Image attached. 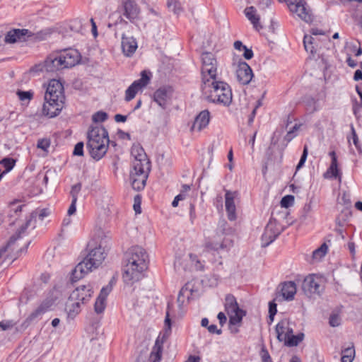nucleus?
<instances>
[{"label":"nucleus","instance_id":"obj_1","mask_svg":"<svg viewBox=\"0 0 362 362\" xmlns=\"http://www.w3.org/2000/svg\"><path fill=\"white\" fill-rule=\"evenodd\" d=\"M106 238L104 231L100 229L97 230L93 239L88 245V254L82 262L76 266L72 272L71 276L72 282L77 281L83 278L85 274L93 269H97L102 264L106 257L107 251Z\"/></svg>","mask_w":362,"mask_h":362},{"label":"nucleus","instance_id":"obj_2","mask_svg":"<svg viewBox=\"0 0 362 362\" xmlns=\"http://www.w3.org/2000/svg\"><path fill=\"white\" fill-rule=\"evenodd\" d=\"M148 255L141 247H131L126 253L125 264L123 269V281L126 284L132 285L141 280L148 264Z\"/></svg>","mask_w":362,"mask_h":362},{"label":"nucleus","instance_id":"obj_3","mask_svg":"<svg viewBox=\"0 0 362 362\" xmlns=\"http://www.w3.org/2000/svg\"><path fill=\"white\" fill-rule=\"evenodd\" d=\"M131 153L134 157L132 169L130 171L131 185L134 190L141 191L146 186L151 170V163L140 145H134Z\"/></svg>","mask_w":362,"mask_h":362},{"label":"nucleus","instance_id":"obj_4","mask_svg":"<svg viewBox=\"0 0 362 362\" xmlns=\"http://www.w3.org/2000/svg\"><path fill=\"white\" fill-rule=\"evenodd\" d=\"M202 90L205 98L211 103L228 106L233 98L230 86L218 78L202 83Z\"/></svg>","mask_w":362,"mask_h":362},{"label":"nucleus","instance_id":"obj_5","mask_svg":"<svg viewBox=\"0 0 362 362\" xmlns=\"http://www.w3.org/2000/svg\"><path fill=\"white\" fill-rule=\"evenodd\" d=\"M86 147L90 156L95 160L101 159L107 153L109 146L108 132L104 127H91L87 133Z\"/></svg>","mask_w":362,"mask_h":362},{"label":"nucleus","instance_id":"obj_6","mask_svg":"<svg viewBox=\"0 0 362 362\" xmlns=\"http://www.w3.org/2000/svg\"><path fill=\"white\" fill-rule=\"evenodd\" d=\"M93 294L92 286L83 285L74 289L66 303L65 310L69 318L74 319L81 310V305L86 303Z\"/></svg>","mask_w":362,"mask_h":362},{"label":"nucleus","instance_id":"obj_7","mask_svg":"<svg viewBox=\"0 0 362 362\" xmlns=\"http://www.w3.org/2000/svg\"><path fill=\"white\" fill-rule=\"evenodd\" d=\"M201 61L202 83L218 78V62L214 54L211 52H204L201 55Z\"/></svg>","mask_w":362,"mask_h":362},{"label":"nucleus","instance_id":"obj_8","mask_svg":"<svg viewBox=\"0 0 362 362\" xmlns=\"http://www.w3.org/2000/svg\"><path fill=\"white\" fill-rule=\"evenodd\" d=\"M225 310L229 316L230 325H236L240 323L245 315V312L239 308L235 298L231 294L226 296Z\"/></svg>","mask_w":362,"mask_h":362},{"label":"nucleus","instance_id":"obj_9","mask_svg":"<svg viewBox=\"0 0 362 362\" xmlns=\"http://www.w3.org/2000/svg\"><path fill=\"white\" fill-rule=\"evenodd\" d=\"M326 280L323 276L310 274L303 282V289L306 294L320 296L325 290Z\"/></svg>","mask_w":362,"mask_h":362},{"label":"nucleus","instance_id":"obj_10","mask_svg":"<svg viewBox=\"0 0 362 362\" xmlns=\"http://www.w3.org/2000/svg\"><path fill=\"white\" fill-rule=\"evenodd\" d=\"M151 73L146 70L141 72V78L134 81L125 91V100L130 101L136 96V93L146 87L150 82Z\"/></svg>","mask_w":362,"mask_h":362},{"label":"nucleus","instance_id":"obj_11","mask_svg":"<svg viewBox=\"0 0 362 362\" xmlns=\"http://www.w3.org/2000/svg\"><path fill=\"white\" fill-rule=\"evenodd\" d=\"M233 65L235 67V75L238 82L242 85L248 84L253 77L250 66L241 59L236 62L235 59Z\"/></svg>","mask_w":362,"mask_h":362},{"label":"nucleus","instance_id":"obj_12","mask_svg":"<svg viewBox=\"0 0 362 362\" xmlns=\"http://www.w3.org/2000/svg\"><path fill=\"white\" fill-rule=\"evenodd\" d=\"M64 99L62 83L56 79L50 80L45 94V100L64 101Z\"/></svg>","mask_w":362,"mask_h":362},{"label":"nucleus","instance_id":"obj_13","mask_svg":"<svg viewBox=\"0 0 362 362\" xmlns=\"http://www.w3.org/2000/svg\"><path fill=\"white\" fill-rule=\"evenodd\" d=\"M233 240L227 237L221 235L218 238L217 233L213 237L209 238L206 243L205 247L209 250L218 252L220 250H226L233 246Z\"/></svg>","mask_w":362,"mask_h":362},{"label":"nucleus","instance_id":"obj_14","mask_svg":"<svg viewBox=\"0 0 362 362\" xmlns=\"http://www.w3.org/2000/svg\"><path fill=\"white\" fill-rule=\"evenodd\" d=\"M63 63L58 54L49 56L42 64L36 65L34 69L36 71L56 72L64 69Z\"/></svg>","mask_w":362,"mask_h":362},{"label":"nucleus","instance_id":"obj_15","mask_svg":"<svg viewBox=\"0 0 362 362\" xmlns=\"http://www.w3.org/2000/svg\"><path fill=\"white\" fill-rule=\"evenodd\" d=\"M58 56L63 63L64 69L71 68L78 64L81 59L78 51L75 49L69 48L61 51Z\"/></svg>","mask_w":362,"mask_h":362},{"label":"nucleus","instance_id":"obj_16","mask_svg":"<svg viewBox=\"0 0 362 362\" xmlns=\"http://www.w3.org/2000/svg\"><path fill=\"white\" fill-rule=\"evenodd\" d=\"M281 229L275 219H270L267 224L264 233L262 235V244L263 247L268 246L280 234Z\"/></svg>","mask_w":362,"mask_h":362},{"label":"nucleus","instance_id":"obj_17","mask_svg":"<svg viewBox=\"0 0 362 362\" xmlns=\"http://www.w3.org/2000/svg\"><path fill=\"white\" fill-rule=\"evenodd\" d=\"M290 11L298 15L299 18L305 22L312 21L309 11L305 7L306 2L305 0H286Z\"/></svg>","mask_w":362,"mask_h":362},{"label":"nucleus","instance_id":"obj_18","mask_svg":"<svg viewBox=\"0 0 362 362\" xmlns=\"http://www.w3.org/2000/svg\"><path fill=\"white\" fill-rule=\"evenodd\" d=\"M225 206L228 219L234 221L237 218L235 200L238 199V192L236 191L225 190Z\"/></svg>","mask_w":362,"mask_h":362},{"label":"nucleus","instance_id":"obj_19","mask_svg":"<svg viewBox=\"0 0 362 362\" xmlns=\"http://www.w3.org/2000/svg\"><path fill=\"white\" fill-rule=\"evenodd\" d=\"M173 90L170 86H164L157 89L153 94L154 101L161 107L165 108L170 99Z\"/></svg>","mask_w":362,"mask_h":362},{"label":"nucleus","instance_id":"obj_20","mask_svg":"<svg viewBox=\"0 0 362 362\" xmlns=\"http://www.w3.org/2000/svg\"><path fill=\"white\" fill-rule=\"evenodd\" d=\"M64 101L45 100L42 107V115L49 117H56L63 108Z\"/></svg>","mask_w":362,"mask_h":362},{"label":"nucleus","instance_id":"obj_21","mask_svg":"<svg viewBox=\"0 0 362 362\" xmlns=\"http://www.w3.org/2000/svg\"><path fill=\"white\" fill-rule=\"evenodd\" d=\"M112 284L113 280H111L108 285L101 289L94 305L95 313L99 314L104 311L105 308L106 298L112 289Z\"/></svg>","mask_w":362,"mask_h":362},{"label":"nucleus","instance_id":"obj_22","mask_svg":"<svg viewBox=\"0 0 362 362\" xmlns=\"http://www.w3.org/2000/svg\"><path fill=\"white\" fill-rule=\"evenodd\" d=\"M122 6L124 9L123 15L130 21L138 18L140 9L137 4L134 0H123Z\"/></svg>","mask_w":362,"mask_h":362},{"label":"nucleus","instance_id":"obj_23","mask_svg":"<svg viewBox=\"0 0 362 362\" xmlns=\"http://www.w3.org/2000/svg\"><path fill=\"white\" fill-rule=\"evenodd\" d=\"M292 323L287 319L281 320L276 326L277 339L280 341H284L288 339V336L293 332Z\"/></svg>","mask_w":362,"mask_h":362},{"label":"nucleus","instance_id":"obj_24","mask_svg":"<svg viewBox=\"0 0 362 362\" xmlns=\"http://www.w3.org/2000/svg\"><path fill=\"white\" fill-rule=\"evenodd\" d=\"M210 118L211 116L209 111L207 110H202L196 117L194 122L191 127V130L201 132L208 126Z\"/></svg>","mask_w":362,"mask_h":362},{"label":"nucleus","instance_id":"obj_25","mask_svg":"<svg viewBox=\"0 0 362 362\" xmlns=\"http://www.w3.org/2000/svg\"><path fill=\"white\" fill-rule=\"evenodd\" d=\"M244 13L246 18L250 21L252 24L253 28L259 31L262 28V25H261L259 21L260 17L257 14V11L254 6H248L246 7L244 10Z\"/></svg>","mask_w":362,"mask_h":362},{"label":"nucleus","instance_id":"obj_26","mask_svg":"<svg viewBox=\"0 0 362 362\" xmlns=\"http://www.w3.org/2000/svg\"><path fill=\"white\" fill-rule=\"evenodd\" d=\"M282 297L286 300H292L296 293V284L293 281H286L281 285Z\"/></svg>","mask_w":362,"mask_h":362},{"label":"nucleus","instance_id":"obj_27","mask_svg":"<svg viewBox=\"0 0 362 362\" xmlns=\"http://www.w3.org/2000/svg\"><path fill=\"white\" fill-rule=\"evenodd\" d=\"M122 51L127 57H131L137 48L136 40L132 37L123 35L122 37Z\"/></svg>","mask_w":362,"mask_h":362},{"label":"nucleus","instance_id":"obj_28","mask_svg":"<svg viewBox=\"0 0 362 362\" xmlns=\"http://www.w3.org/2000/svg\"><path fill=\"white\" fill-rule=\"evenodd\" d=\"M28 33L26 29H15L8 32L5 36V42L14 43L21 40Z\"/></svg>","mask_w":362,"mask_h":362},{"label":"nucleus","instance_id":"obj_29","mask_svg":"<svg viewBox=\"0 0 362 362\" xmlns=\"http://www.w3.org/2000/svg\"><path fill=\"white\" fill-rule=\"evenodd\" d=\"M53 305V301L47 300L42 302L28 317L29 320H33L47 311Z\"/></svg>","mask_w":362,"mask_h":362},{"label":"nucleus","instance_id":"obj_30","mask_svg":"<svg viewBox=\"0 0 362 362\" xmlns=\"http://www.w3.org/2000/svg\"><path fill=\"white\" fill-rule=\"evenodd\" d=\"M303 44L306 52H309L312 54H314V53L316 52L318 47L316 37H314L312 35H305L303 38Z\"/></svg>","mask_w":362,"mask_h":362},{"label":"nucleus","instance_id":"obj_31","mask_svg":"<svg viewBox=\"0 0 362 362\" xmlns=\"http://www.w3.org/2000/svg\"><path fill=\"white\" fill-rule=\"evenodd\" d=\"M235 230L229 226L228 223L223 220L219 222L216 233H217L218 238H219L220 235L226 237V235L233 234Z\"/></svg>","mask_w":362,"mask_h":362},{"label":"nucleus","instance_id":"obj_32","mask_svg":"<svg viewBox=\"0 0 362 362\" xmlns=\"http://www.w3.org/2000/svg\"><path fill=\"white\" fill-rule=\"evenodd\" d=\"M324 177L327 179L339 178L341 181V173L338 169V163L331 162L330 166L324 174Z\"/></svg>","mask_w":362,"mask_h":362},{"label":"nucleus","instance_id":"obj_33","mask_svg":"<svg viewBox=\"0 0 362 362\" xmlns=\"http://www.w3.org/2000/svg\"><path fill=\"white\" fill-rule=\"evenodd\" d=\"M171 334V320L170 318L169 306L166 312L165 318L164 321V327L163 332L160 333L161 339L163 341L166 340Z\"/></svg>","mask_w":362,"mask_h":362},{"label":"nucleus","instance_id":"obj_34","mask_svg":"<svg viewBox=\"0 0 362 362\" xmlns=\"http://www.w3.org/2000/svg\"><path fill=\"white\" fill-rule=\"evenodd\" d=\"M303 333H300L298 334L297 335H294L292 333L288 336V339H284V342L285 345L288 346H298V344L303 340Z\"/></svg>","mask_w":362,"mask_h":362},{"label":"nucleus","instance_id":"obj_35","mask_svg":"<svg viewBox=\"0 0 362 362\" xmlns=\"http://www.w3.org/2000/svg\"><path fill=\"white\" fill-rule=\"evenodd\" d=\"M355 356V350L353 346L345 348L341 351V362H352Z\"/></svg>","mask_w":362,"mask_h":362},{"label":"nucleus","instance_id":"obj_36","mask_svg":"<svg viewBox=\"0 0 362 362\" xmlns=\"http://www.w3.org/2000/svg\"><path fill=\"white\" fill-rule=\"evenodd\" d=\"M327 252V245L323 243L319 248L316 249L313 252V258L315 260H320Z\"/></svg>","mask_w":362,"mask_h":362},{"label":"nucleus","instance_id":"obj_37","mask_svg":"<svg viewBox=\"0 0 362 362\" xmlns=\"http://www.w3.org/2000/svg\"><path fill=\"white\" fill-rule=\"evenodd\" d=\"M158 340L156 341V345L153 347V350L151 353L150 355V361L151 362H159L161 358V348L158 345Z\"/></svg>","mask_w":362,"mask_h":362},{"label":"nucleus","instance_id":"obj_38","mask_svg":"<svg viewBox=\"0 0 362 362\" xmlns=\"http://www.w3.org/2000/svg\"><path fill=\"white\" fill-rule=\"evenodd\" d=\"M15 161L9 158H5L0 160V165L5 168V170L2 173L3 175L9 172L14 166Z\"/></svg>","mask_w":362,"mask_h":362},{"label":"nucleus","instance_id":"obj_39","mask_svg":"<svg viewBox=\"0 0 362 362\" xmlns=\"http://www.w3.org/2000/svg\"><path fill=\"white\" fill-rule=\"evenodd\" d=\"M167 4L169 9L176 14L182 11L181 4L177 0H168Z\"/></svg>","mask_w":362,"mask_h":362},{"label":"nucleus","instance_id":"obj_40","mask_svg":"<svg viewBox=\"0 0 362 362\" xmlns=\"http://www.w3.org/2000/svg\"><path fill=\"white\" fill-rule=\"evenodd\" d=\"M18 98L21 101L28 100L30 101L33 97V92L31 90L23 91L18 90L16 93Z\"/></svg>","mask_w":362,"mask_h":362},{"label":"nucleus","instance_id":"obj_41","mask_svg":"<svg viewBox=\"0 0 362 362\" xmlns=\"http://www.w3.org/2000/svg\"><path fill=\"white\" fill-rule=\"evenodd\" d=\"M81 189V184L77 183L71 187L70 194L71 197V200L74 202H77L78 195Z\"/></svg>","mask_w":362,"mask_h":362},{"label":"nucleus","instance_id":"obj_42","mask_svg":"<svg viewBox=\"0 0 362 362\" xmlns=\"http://www.w3.org/2000/svg\"><path fill=\"white\" fill-rule=\"evenodd\" d=\"M189 259L192 264L197 270H202L204 267L202 262L199 259L196 255L189 254Z\"/></svg>","mask_w":362,"mask_h":362},{"label":"nucleus","instance_id":"obj_43","mask_svg":"<svg viewBox=\"0 0 362 362\" xmlns=\"http://www.w3.org/2000/svg\"><path fill=\"white\" fill-rule=\"evenodd\" d=\"M107 119V115L105 112L99 111L95 113L92 119L94 122H103Z\"/></svg>","mask_w":362,"mask_h":362},{"label":"nucleus","instance_id":"obj_44","mask_svg":"<svg viewBox=\"0 0 362 362\" xmlns=\"http://www.w3.org/2000/svg\"><path fill=\"white\" fill-rule=\"evenodd\" d=\"M30 223V221H28L27 223H25V225L24 226H22L19 230V233L18 234L16 235H13L12 236L8 243V245H7V247H10L12 244H13L15 243V241L20 238V234L21 233H23L25 229L28 228V225Z\"/></svg>","mask_w":362,"mask_h":362},{"label":"nucleus","instance_id":"obj_45","mask_svg":"<svg viewBox=\"0 0 362 362\" xmlns=\"http://www.w3.org/2000/svg\"><path fill=\"white\" fill-rule=\"evenodd\" d=\"M16 325L13 320H3L0 322V328L4 330H8L13 328Z\"/></svg>","mask_w":362,"mask_h":362},{"label":"nucleus","instance_id":"obj_46","mask_svg":"<svg viewBox=\"0 0 362 362\" xmlns=\"http://www.w3.org/2000/svg\"><path fill=\"white\" fill-rule=\"evenodd\" d=\"M308 153V146L305 145L304 146L303 154H302L301 158H300V159L299 160V163H298V164L296 166V171L300 170L303 166V165H304V163H305V160L307 159Z\"/></svg>","mask_w":362,"mask_h":362},{"label":"nucleus","instance_id":"obj_47","mask_svg":"<svg viewBox=\"0 0 362 362\" xmlns=\"http://www.w3.org/2000/svg\"><path fill=\"white\" fill-rule=\"evenodd\" d=\"M351 139L353 141V143H354V146L357 148V150L360 153H361L362 152L361 146L359 144L358 138V136H357V134L356 133V131H355V129H354V126H351Z\"/></svg>","mask_w":362,"mask_h":362},{"label":"nucleus","instance_id":"obj_48","mask_svg":"<svg viewBox=\"0 0 362 362\" xmlns=\"http://www.w3.org/2000/svg\"><path fill=\"white\" fill-rule=\"evenodd\" d=\"M294 201V197L292 195H287L282 198L281 201V205L283 207H288L292 205Z\"/></svg>","mask_w":362,"mask_h":362},{"label":"nucleus","instance_id":"obj_49","mask_svg":"<svg viewBox=\"0 0 362 362\" xmlns=\"http://www.w3.org/2000/svg\"><path fill=\"white\" fill-rule=\"evenodd\" d=\"M329 323L332 327L339 326L341 323V318L339 316V315H337V314L331 315V316L329 317Z\"/></svg>","mask_w":362,"mask_h":362},{"label":"nucleus","instance_id":"obj_50","mask_svg":"<svg viewBox=\"0 0 362 362\" xmlns=\"http://www.w3.org/2000/svg\"><path fill=\"white\" fill-rule=\"evenodd\" d=\"M83 142H78L75 145L73 154L74 156H82L83 155Z\"/></svg>","mask_w":362,"mask_h":362},{"label":"nucleus","instance_id":"obj_51","mask_svg":"<svg viewBox=\"0 0 362 362\" xmlns=\"http://www.w3.org/2000/svg\"><path fill=\"white\" fill-rule=\"evenodd\" d=\"M262 362H272V358L267 349L262 348L260 352Z\"/></svg>","mask_w":362,"mask_h":362},{"label":"nucleus","instance_id":"obj_52","mask_svg":"<svg viewBox=\"0 0 362 362\" xmlns=\"http://www.w3.org/2000/svg\"><path fill=\"white\" fill-rule=\"evenodd\" d=\"M276 304L274 302H270L269 304V317L271 320L272 321L274 319V316L276 313Z\"/></svg>","mask_w":362,"mask_h":362},{"label":"nucleus","instance_id":"obj_53","mask_svg":"<svg viewBox=\"0 0 362 362\" xmlns=\"http://www.w3.org/2000/svg\"><path fill=\"white\" fill-rule=\"evenodd\" d=\"M49 141L47 139H40L38 141L37 146V148L42 149L44 151H47V149L49 147Z\"/></svg>","mask_w":362,"mask_h":362},{"label":"nucleus","instance_id":"obj_54","mask_svg":"<svg viewBox=\"0 0 362 362\" xmlns=\"http://www.w3.org/2000/svg\"><path fill=\"white\" fill-rule=\"evenodd\" d=\"M299 127L300 126L298 124H295L293 129L287 132L285 136L286 140L290 141L295 136L294 132L297 131L299 129Z\"/></svg>","mask_w":362,"mask_h":362},{"label":"nucleus","instance_id":"obj_55","mask_svg":"<svg viewBox=\"0 0 362 362\" xmlns=\"http://www.w3.org/2000/svg\"><path fill=\"white\" fill-rule=\"evenodd\" d=\"M76 211V202H74L71 200V203L68 209L67 214L68 216H71L74 214Z\"/></svg>","mask_w":362,"mask_h":362},{"label":"nucleus","instance_id":"obj_56","mask_svg":"<svg viewBox=\"0 0 362 362\" xmlns=\"http://www.w3.org/2000/svg\"><path fill=\"white\" fill-rule=\"evenodd\" d=\"M207 329L211 334H221L222 332L221 329H218L216 325H209V327H207Z\"/></svg>","mask_w":362,"mask_h":362},{"label":"nucleus","instance_id":"obj_57","mask_svg":"<svg viewBox=\"0 0 362 362\" xmlns=\"http://www.w3.org/2000/svg\"><path fill=\"white\" fill-rule=\"evenodd\" d=\"M185 198V194L180 193V194L177 195L172 202V206L173 207H177L178 205L179 201L183 200Z\"/></svg>","mask_w":362,"mask_h":362},{"label":"nucleus","instance_id":"obj_58","mask_svg":"<svg viewBox=\"0 0 362 362\" xmlns=\"http://www.w3.org/2000/svg\"><path fill=\"white\" fill-rule=\"evenodd\" d=\"M49 214V211L47 209H40L38 213V218L40 221H43L44 218L47 217Z\"/></svg>","mask_w":362,"mask_h":362},{"label":"nucleus","instance_id":"obj_59","mask_svg":"<svg viewBox=\"0 0 362 362\" xmlns=\"http://www.w3.org/2000/svg\"><path fill=\"white\" fill-rule=\"evenodd\" d=\"M217 318L218 319L219 323H220V325L221 326H223L226 323V322L227 320L226 315L223 313H222V312H220L218 314Z\"/></svg>","mask_w":362,"mask_h":362},{"label":"nucleus","instance_id":"obj_60","mask_svg":"<svg viewBox=\"0 0 362 362\" xmlns=\"http://www.w3.org/2000/svg\"><path fill=\"white\" fill-rule=\"evenodd\" d=\"M243 56L246 59H250L253 57V52L252 49H247V47L243 49Z\"/></svg>","mask_w":362,"mask_h":362},{"label":"nucleus","instance_id":"obj_61","mask_svg":"<svg viewBox=\"0 0 362 362\" xmlns=\"http://www.w3.org/2000/svg\"><path fill=\"white\" fill-rule=\"evenodd\" d=\"M234 47L235 49L241 52L243 51L244 49H245L246 46L243 45V44L240 41H235L234 42Z\"/></svg>","mask_w":362,"mask_h":362},{"label":"nucleus","instance_id":"obj_62","mask_svg":"<svg viewBox=\"0 0 362 362\" xmlns=\"http://www.w3.org/2000/svg\"><path fill=\"white\" fill-rule=\"evenodd\" d=\"M115 120L117 122H124L127 120V116L122 115H119V114H117L115 116Z\"/></svg>","mask_w":362,"mask_h":362},{"label":"nucleus","instance_id":"obj_63","mask_svg":"<svg viewBox=\"0 0 362 362\" xmlns=\"http://www.w3.org/2000/svg\"><path fill=\"white\" fill-rule=\"evenodd\" d=\"M348 249L352 255H355V244L354 242L349 241L347 244Z\"/></svg>","mask_w":362,"mask_h":362},{"label":"nucleus","instance_id":"obj_64","mask_svg":"<svg viewBox=\"0 0 362 362\" xmlns=\"http://www.w3.org/2000/svg\"><path fill=\"white\" fill-rule=\"evenodd\" d=\"M354 79L355 81H362V71L359 69L356 70L354 73Z\"/></svg>","mask_w":362,"mask_h":362}]
</instances>
